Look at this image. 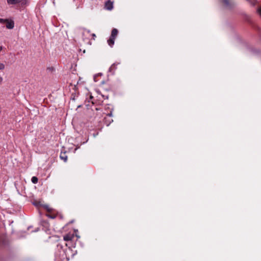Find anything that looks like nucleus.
Returning <instances> with one entry per match:
<instances>
[{
    "label": "nucleus",
    "mask_w": 261,
    "mask_h": 261,
    "mask_svg": "<svg viewBox=\"0 0 261 261\" xmlns=\"http://www.w3.org/2000/svg\"><path fill=\"white\" fill-rule=\"evenodd\" d=\"M9 5H15L20 4L21 5H24L27 3V0H7Z\"/></svg>",
    "instance_id": "nucleus-2"
},
{
    "label": "nucleus",
    "mask_w": 261,
    "mask_h": 261,
    "mask_svg": "<svg viewBox=\"0 0 261 261\" xmlns=\"http://www.w3.org/2000/svg\"><path fill=\"white\" fill-rule=\"evenodd\" d=\"M110 38L115 41L116 37H113L112 36H110Z\"/></svg>",
    "instance_id": "nucleus-17"
},
{
    "label": "nucleus",
    "mask_w": 261,
    "mask_h": 261,
    "mask_svg": "<svg viewBox=\"0 0 261 261\" xmlns=\"http://www.w3.org/2000/svg\"><path fill=\"white\" fill-rule=\"evenodd\" d=\"M117 64H116L115 63L111 65V66L110 67V71H113L116 68V65Z\"/></svg>",
    "instance_id": "nucleus-12"
},
{
    "label": "nucleus",
    "mask_w": 261,
    "mask_h": 261,
    "mask_svg": "<svg viewBox=\"0 0 261 261\" xmlns=\"http://www.w3.org/2000/svg\"><path fill=\"white\" fill-rule=\"evenodd\" d=\"M44 207L48 211V212H51L52 210V208H50L48 205H44Z\"/></svg>",
    "instance_id": "nucleus-13"
},
{
    "label": "nucleus",
    "mask_w": 261,
    "mask_h": 261,
    "mask_svg": "<svg viewBox=\"0 0 261 261\" xmlns=\"http://www.w3.org/2000/svg\"><path fill=\"white\" fill-rule=\"evenodd\" d=\"M3 47L0 46V51L2 50Z\"/></svg>",
    "instance_id": "nucleus-20"
},
{
    "label": "nucleus",
    "mask_w": 261,
    "mask_h": 261,
    "mask_svg": "<svg viewBox=\"0 0 261 261\" xmlns=\"http://www.w3.org/2000/svg\"><path fill=\"white\" fill-rule=\"evenodd\" d=\"M105 8L107 10H111L113 8V4L110 1H108L105 3Z\"/></svg>",
    "instance_id": "nucleus-5"
},
{
    "label": "nucleus",
    "mask_w": 261,
    "mask_h": 261,
    "mask_svg": "<svg viewBox=\"0 0 261 261\" xmlns=\"http://www.w3.org/2000/svg\"><path fill=\"white\" fill-rule=\"evenodd\" d=\"M46 216L49 217V218H50L51 219H54L55 218L56 216H52V215H50L49 214H47Z\"/></svg>",
    "instance_id": "nucleus-16"
},
{
    "label": "nucleus",
    "mask_w": 261,
    "mask_h": 261,
    "mask_svg": "<svg viewBox=\"0 0 261 261\" xmlns=\"http://www.w3.org/2000/svg\"><path fill=\"white\" fill-rule=\"evenodd\" d=\"M7 19H4L1 18L0 19V23H3L4 22H6Z\"/></svg>",
    "instance_id": "nucleus-15"
},
{
    "label": "nucleus",
    "mask_w": 261,
    "mask_h": 261,
    "mask_svg": "<svg viewBox=\"0 0 261 261\" xmlns=\"http://www.w3.org/2000/svg\"><path fill=\"white\" fill-rule=\"evenodd\" d=\"M38 178L36 176H33L32 177L31 181L33 184H36L38 182Z\"/></svg>",
    "instance_id": "nucleus-11"
},
{
    "label": "nucleus",
    "mask_w": 261,
    "mask_h": 261,
    "mask_svg": "<svg viewBox=\"0 0 261 261\" xmlns=\"http://www.w3.org/2000/svg\"><path fill=\"white\" fill-rule=\"evenodd\" d=\"M258 12L260 14V15H261V8L258 10Z\"/></svg>",
    "instance_id": "nucleus-19"
},
{
    "label": "nucleus",
    "mask_w": 261,
    "mask_h": 261,
    "mask_svg": "<svg viewBox=\"0 0 261 261\" xmlns=\"http://www.w3.org/2000/svg\"><path fill=\"white\" fill-rule=\"evenodd\" d=\"M60 158L61 160H63L64 162H66L67 161L68 156L65 152L61 153Z\"/></svg>",
    "instance_id": "nucleus-8"
},
{
    "label": "nucleus",
    "mask_w": 261,
    "mask_h": 261,
    "mask_svg": "<svg viewBox=\"0 0 261 261\" xmlns=\"http://www.w3.org/2000/svg\"><path fill=\"white\" fill-rule=\"evenodd\" d=\"M108 44L111 46V47H112L113 45L114 44V42H115V41H114L113 40L109 38L108 41Z\"/></svg>",
    "instance_id": "nucleus-10"
},
{
    "label": "nucleus",
    "mask_w": 261,
    "mask_h": 261,
    "mask_svg": "<svg viewBox=\"0 0 261 261\" xmlns=\"http://www.w3.org/2000/svg\"><path fill=\"white\" fill-rule=\"evenodd\" d=\"M107 116L108 117H105V119L106 121L107 125H109L113 121L112 118H111V117L112 116V112H111L110 113L107 114Z\"/></svg>",
    "instance_id": "nucleus-4"
},
{
    "label": "nucleus",
    "mask_w": 261,
    "mask_h": 261,
    "mask_svg": "<svg viewBox=\"0 0 261 261\" xmlns=\"http://www.w3.org/2000/svg\"><path fill=\"white\" fill-rule=\"evenodd\" d=\"M90 36H92V39L94 40L95 39V38L96 37V35L95 34H94V33L91 34V32L90 30H87L86 29H83V40L84 41H88L87 43L89 45H91L92 43L90 40H89L88 39V37H89Z\"/></svg>",
    "instance_id": "nucleus-1"
},
{
    "label": "nucleus",
    "mask_w": 261,
    "mask_h": 261,
    "mask_svg": "<svg viewBox=\"0 0 261 261\" xmlns=\"http://www.w3.org/2000/svg\"><path fill=\"white\" fill-rule=\"evenodd\" d=\"M118 31L117 29H113L112 30V32H111V35L113 37H114L116 38V37H117V36L118 35Z\"/></svg>",
    "instance_id": "nucleus-9"
},
{
    "label": "nucleus",
    "mask_w": 261,
    "mask_h": 261,
    "mask_svg": "<svg viewBox=\"0 0 261 261\" xmlns=\"http://www.w3.org/2000/svg\"><path fill=\"white\" fill-rule=\"evenodd\" d=\"M14 27V23L13 21H9L7 19L6 28L8 29H12Z\"/></svg>",
    "instance_id": "nucleus-6"
},
{
    "label": "nucleus",
    "mask_w": 261,
    "mask_h": 261,
    "mask_svg": "<svg viewBox=\"0 0 261 261\" xmlns=\"http://www.w3.org/2000/svg\"><path fill=\"white\" fill-rule=\"evenodd\" d=\"M5 68V65L0 63V70H3Z\"/></svg>",
    "instance_id": "nucleus-14"
},
{
    "label": "nucleus",
    "mask_w": 261,
    "mask_h": 261,
    "mask_svg": "<svg viewBox=\"0 0 261 261\" xmlns=\"http://www.w3.org/2000/svg\"><path fill=\"white\" fill-rule=\"evenodd\" d=\"M90 98L92 99L93 98V96H90Z\"/></svg>",
    "instance_id": "nucleus-21"
},
{
    "label": "nucleus",
    "mask_w": 261,
    "mask_h": 261,
    "mask_svg": "<svg viewBox=\"0 0 261 261\" xmlns=\"http://www.w3.org/2000/svg\"><path fill=\"white\" fill-rule=\"evenodd\" d=\"M74 238V234L73 233L69 232L63 236V240L65 241H72Z\"/></svg>",
    "instance_id": "nucleus-3"
},
{
    "label": "nucleus",
    "mask_w": 261,
    "mask_h": 261,
    "mask_svg": "<svg viewBox=\"0 0 261 261\" xmlns=\"http://www.w3.org/2000/svg\"><path fill=\"white\" fill-rule=\"evenodd\" d=\"M3 80V77L0 76V84H2Z\"/></svg>",
    "instance_id": "nucleus-18"
},
{
    "label": "nucleus",
    "mask_w": 261,
    "mask_h": 261,
    "mask_svg": "<svg viewBox=\"0 0 261 261\" xmlns=\"http://www.w3.org/2000/svg\"><path fill=\"white\" fill-rule=\"evenodd\" d=\"M222 3L227 8H231L232 5V3L230 2L229 0H222Z\"/></svg>",
    "instance_id": "nucleus-7"
}]
</instances>
